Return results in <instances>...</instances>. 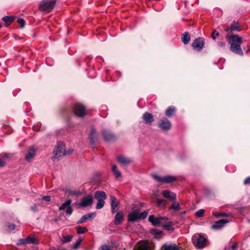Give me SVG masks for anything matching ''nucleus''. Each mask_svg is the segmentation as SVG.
<instances>
[{
	"instance_id": "f257e3e1",
	"label": "nucleus",
	"mask_w": 250,
	"mask_h": 250,
	"mask_svg": "<svg viewBox=\"0 0 250 250\" xmlns=\"http://www.w3.org/2000/svg\"><path fill=\"white\" fill-rule=\"evenodd\" d=\"M228 38L230 51L235 54L243 56V52L240 46L242 42V38L238 35H230Z\"/></svg>"
},
{
	"instance_id": "f03ea898",
	"label": "nucleus",
	"mask_w": 250,
	"mask_h": 250,
	"mask_svg": "<svg viewBox=\"0 0 250 250\" xmlns=\"http://www.w3.org/2000/svg\"><path fill=\"white\" fill-rule=\"evenodd\" d=\"M72 152V150L66 151L65 145L62 142H58L53 151L54 156L52 160L54 162L57 161L60 158L65 155L70 154Z\"/></svg>"
},
{
	"instance_id": "7ed1b4c3",
	"label": "nucleus",
	"mask_w": 250,
	"mask_h": 250,
	"mask_svg": "<svg viewBox=\"0 0 250 250\" xmlns=\"http://www.w3.org/2000/svg\"><path fill=\"white\" fill-rule=\"evenodd\" d=\"M192 242L196 248L202 249L207 246L208 240L205 235L196 233L192 237Z\"/></svg>"
},
{
	"instance_id": "20e7f679",
	"label": "nucleus",
	"mask_w": 250,
	"mask_h": 250,
	"mask_svg": "<svg viewBox=\"0 0 250 250\" xmlns=\"http://www.w3.org/2000/svg\"><path fill=\"white\" fill-rule=\"evenodd\" d=\"M168 220L167 217H155L154 215H151L148 217V221L154 226H163V228H167L171 226V223L168 222L166 224L164 222Z\"/></svg>"
},
{
	"instance_id": "39448f33",
	"label": "nucleus",
	"mask_w": 250,
	"mask_h": 250,
	"mask_svg": "<svg viewBox=\"0 0 250 250\" xmlns=\"http://www.w3.org/2000/svg\"><path fill=\"white\" fill-rule=\"evenodd\" d=\"M155 245L151 241L141 240L134 246L133 250H155Z\"/></svg>"
},
{
	"instance_id": "423d86ee",
	"label": "nucleus",
	"mask_w": 250,
	"mask_h": 250,
	"mask_svg": "<svg viewBox=\"0 0 250 250\" xmlns=\"http://www.w3.org/2000/svg\"><path fill=\"white\" fill-rule=\"evenodd\" d=\"M55 6V2H52L51 0H43L39 5V9L45 13L50 12Z\"/></svg>"
},
{
	"instance_id": "0eeeda50",
	"label": "nucleus",
	"mask_w": 250,
	"mask_h": 250,
	"mask_svg": "<svg viewBox=\"0 0 250 250\" xmlns=\"http://www.w3.org/2000/svg\"><path fill=\"white\" fill-rule=\"evenodd\" d=\"M95 198L97 200V203L96 206L97 209L102 208L104 205V200L106 199V196L105 192L97 191L94 195Z\"/></svg>"
},
{
	"instance_id": "6e6552de",
	"label": "nucleus",
	"mask_w": 250,
	"mask_h": 250,
	"mask_svg": "<svg viewBox=\"0 0 250 250\" xmlns=\"http://www.w3.org/2000/svg\"><path fill=\"white\" fill-rule=\"evenodd\" d=\"M93 198L91 195H87L82 198L79 203H75V205L78 208H86L92 205Z\"/></svg>"
},
{
	"instance_id": "1a4fd4ad",
	"label": "nucleus",
	"mask_w": 250,
	"mask_h": 250,
	"mask_svg": "<svg viewBox=\"0 0 250 250\" xmlns=\"http://www.w3.org/2000/svg\"><path fill=\"white\" fill-rule=\"evenodd\" d=\"M73 110L75 114L79 117H83L86 114L85 106L80 103L75 104Z\"/></svg>"
},
{
	"instance_id": "9d476101",
	"label": "nucleus",
	"mask_w": 250,
	"mask_h": 250,
	"mask_svg": "<svg viewBox=\"0 0 250 250\" xmlns=\"http://www.w3.org/2000/svg\"><path fill=\"white\" fill-rule=\"evenodd\" d=\"M153 178L157 181L163 183H170L175 181L176 177L173 176L167 175L165 177H161L156 174L152 175Z\"/></svg>"
},
{
	"instance_id": "9b49d317",
	"label": "nucleus",
	"mask_w": 250,
	"mask_h": 250,
	"mask_svg": "<svg viewBox=\"0 0 250 250\" xmlns=\"http://www.w3.org/2000/svg\"><path fill=\"white\" fill-rule=\"evenodd\" d=\"M71 203L72 200L71 199H67L64 203L61 205L59 208V210L61 211L65 209L66 215H71L73 211V209L71 206Z\"/></svg>"
},
{
	"instance_id": "f8f14e48",
	"label": "nucleus",
	"mask_w": 250,
	"mask_h": 250,
	"mask_svg": "<svg viewBox=\"0 0 250 250\" xmlns=\"http://www.w3.org/2000/svg\"><path fill=\"white\" fill-rule=\"evenodd\" d=\"M140 209L138 208H133L131 212L127 216V220L129 222H135L140 220L139 213Z\"/></svg>"
},
{
	"instance_id": "ddd939ff",
	"label": "nucleus",
	"mask_w": 250,
	"mask_h": 250,
	"mask_svg": "<svg viewBox=\"0 0 250 250\" xmlns=\"http://www.w3.org/2000/svg\"><path fill=\"white\" fill-rule=\"evenodd\" d=\"M205 41L203 38L199 37L196 39L192 43V46L196 51H201L204 47Z\"/></svg>"
},
{
	"instance_id": "4468645a",
	"label": "nucleus",
	"mask_w": 250,
	"mask_h": 250,
	"mask_svg": "<svg viewBox=\"0 0 250 250\" xmlns=\"http://www.w3.org/2000/svg\"><path fill=\"white\" fill-rule=\"evenodd\" d=\"M110 205L111 212L114 214L116 212L119 208L120 203L116 197L113 195L110 196Z\"/></svg>"
},
{
	"instance_id": "2eb2a0df",
	"label": "nucleus",
	"mask_w": 250,
	"mask_h": 250,
	"mask_svg": "<svg viewBox=\"0 0 250 250\" xmlns=\"http://www.w3.org/2000/svg\"><path fill=\"white\" fill-rule=\"evenodd\" d=\"M170 121L166 118L161 119L159 123V127L164 131H167L171 128Z\"/></svg>"
},
{
	"instance_id": "dca6fc26",
	"label": "nucleus",
	"mask_w": 250,
	"mask_h": 250,
	"mask_svg": "<svg viewBox=\"0 0 250 250\" xmlns=\"http://www.w3.org/2000/svg\"><path fill=\"white\" fill-rule=\"evenodd\" d=\"M240 25L238 22L233 21L231 23L230 27L227 28L225 29V32H228L230 31H240Z\"/></svg>"
},
{
	"instance_id": "f3484780",
	"label": "nucleus",
	"mask_w": 250,
	"mask_h": 250,
	"mask_svg": "<svg viewBox=\"0 0 250 250\" xmlns=\"http://www.w3.org/2000/svg\"><path fill=\"white\" fill-rule=\"evenodd\" d=\"M229 221L227 219H220L212 226V228L215 229H221Z\"/></svg>"
},
{
	"instance_id": "a211bd4d",
	"label": "nucleus",
	"mask_w": 250,
	"mask_h": 250,
	"mask_svg": "<svg viewBox=\"0 0 250 250\" xmlns=\"http://www.w3.org/2000/svg\"><path fill=\"white\" fill-rule=\"evenodd\" d=\"M180 248L175 244L166 243L162 247V250H179Z\"/></svg>"
},
{
	"instance_id": "6ab92c4d",
	"label": "nucleus",
	"mask_w": 250,
	"mask_h": 250,
	"mask_svg": "<svg viewBox=\"0 0 250 250\" xmlns=\"http://www.w3.org/2000/svg\"><path fill=\"white\" fill-rule=\"evenodd\" d=\"M96 216V213L92 212L88 214H86L83 215L81 218L77 222V224H82L90 218H94Z\"/></svg>"
},
{
	"instance_id": "aec40b11",
	"label": "nucleus",
	"mask_w": 250,
	"mask_h": 250,
	"mask_svg": "<svg viewBox=\"0 0 250 250\" xmlns=\"http://www.w3.org/2000/svg\"><path fill=\"white\" fill-rule=\"evenodd\" d=\"M36 155V150L31 147L28 150L27 154L25 156V160L28 162H31Z\"/></svg>"
},
{
	"instance_id": "412c9836",
	"label": "nucleus",
	"mask_w": 250,
	"mask_h": 250,
	"mask_svg": "<svg viewBox=\"0 0 250 250\" xmlns=\"http://www.w3.org/2000/svg\"><path fill=\"white\" fill-rule=\"evenodd\" d=\"M163 196L169 199L172 201H175L176 198V195L175 193L168 190H165L163 191L162 193Z\"/></svg>"
},
{
	"instance_id": "4be33fe9",
	"label": "nucleus",
	"mask_w": 250,
	"mask_h": 250,
	"mask_svg": "<svg viewBox=\"0 0 250 250\" xmlns=\"http://www.w3.org/2000/svg\"><path fill=\"white\" fill-rule=\"evenodd\" d=\"M102 134L104 140L106 142L111 141L115 139L114 135L108 130H103Z\"/></svg>"
},
{
	"instance_id": "5701e85b",
	"label": "nucleus",
	"mask_w": 250,
	"mask_h": 250,
	"mask_svg": "<svg viewBox=\"0 0 250 250\" xmlns=\"http://www.w3.org/2000/svg\"><path fill=\"white\" fill-rule=\"evenodd\" d=\"M97 138V133L95 129L93 128H92L90 130V134L89 135V139L90 142V144L91 145H94Z\"/></svg>"
},
{
	"instance_id": "b1692460",
	"label": "nucleus",
	"mask_w": 250,
	"mask_h": 250,
	"mask_svg": "<svg viewBox=\"0 0 250 250\" xmlns=\"http://www.w3.org/2000/svg\"><path fill=\"white\" fill-rule=\"evenodd\" d=\"M117 160L123 166L127 165L131 162V160L130 158L125 157L122 156L117 157Z\"/></svg>"
},
{
	"instance_id": "393cba45",
	"label": "nucleus",
	"mask_w": 250,
	"mask_h": 250,
	"mask_svg": "<svg viewBox=\"0 0 250 250\" xmlns=\"http://www.w3.org/2000/svg\"><path fill=\"white\" fill-rule=\"evenodd\" d=\"M124 217L123 213L122 211L118 212L114 218V224L116 225H120L122 223Z\"/></svg>"
},
{
	"instance_id": "a878e982",
	"label": "nucleus",
	"mask_w": 250,
	"mask_h": 250,
	"mask_svg": "<svg viewBox=\"0 0 250 250\" xmlns=\"http://www.w3.org/2000/svg\"><path fill=\"white\" fill-rule=\"evenodd\" d=\"M143 118L146 124H151L153 121V116L148 112H146L144 114Z\"/></svg>"
},
{
	"instance_id": "bb28decb",
	"label": "nucleus",
	"mask_w": 250,
	"mask_h": 250,
	"mask_svg": "<svg viewBox=\"0 0 250 250\" xmlns=\"http://www.w3.org/2000/svg\"><path fill=\"white\" fill-rule=\"evenodd\" d=\"M182 41L185 44H187L190 41V37L188 32H185L182 36Z\"/></svg>"
},
{
	"instance_id": "cd10ccee",
	"label": "nucleus",
	"mask_w": 250,
	"mask_h": 250,
	"mask_svg": "<svg viewBox=\"0 0 250 250\" xmlns=\"http://www.w3.org/2000/svg\"><path fill=\"white\" fill-rule=\"evenodd\" d=\"M112 170L113 172L116 179H118L121 177V172L118 169L116 165H113L112 166Z\"/></svg>"
},
{
	"instance_id": "c85d7f7f",
	"label": "nucleus",
	"mask_w": 250,
	"mask_h": 250,
	"mask_svg": "<svg viewBox=\"0 0 250 250\" xmlns=\"http://www.w3.org/2000/svg\"><path fill=\"white\" fill-rule=\"evenodd\" d=\"M176 108L173 106H169L166 111V115L168 117H170L174 114Z\"/></svg>"
},
{
	"instance_id": "c756f323",
	"label": "nucleus",
	"mask_w": 250,
	"mask_h": 250,
	"mask_svg": "<svg viewBox=\"0 0 250 250\" xmlns=\"http://www.w3.org/2000/svg\"><path fill=\"white\" fill-rule=\"evenodd\" d=\"M27 244H39V242L38 239L33 237H27L26 238Z\"/></svg>"
},
{
	"instance_id": "7c9ffc66",
	"label": "nucleus",
	"mask_w": 250,
	"mask_h": 250,
	"mask_svg": "<svg viewBox=\"0 0 250 250\" xmlns=\"http://www.w3.org/2000/svg\"><path fill=\"white\" fill-rule=\"evenodd\" d=\"M169 209L177 211L179 210L180 209L179 204L176 202L173 203L169 207Z\"/></svg>"
},
{
	"instance_id": "2f4dec72",
	"label": "nucleus",
	"mask_w": 250,
	"mask_h": 250,
	"mask_svg": "<svg viewBox=\"0 0 250 250\" xmlns=\"http://www.w3.org/2000/svg\"><path fill=\"white\" fill-rule=\"evenodd\" d=\"M2 19L5 22L6 24L8 25L14 21V17L11 16H5L3 17Z\"/></svg>"
},
{
	"instance_id": "473e14b6",
	"label": "nucleus",
	"mask_w": 250,
	"mask_h": 250,
	"mask_svg": "<svg viewBox=\"0 0 250 250\" xmlns=\"http://www.w3.org/2000/svg\"><path fill=\"white\" fill-rule=\"evenodd\" d=\"M88 231L86 227H78L77 228V232L78 234H83Z\"/></svg>"
},
{
	"instance_id": "72a5a7b5",
	"label": "nucleus",
	"mask_w": 250,
	"mask_h": 250,
	"mask_svg": "<svg viewBox=\"0 0 250 250\" xmlns=\"http://www.w3.org/2000/svg\"><path fill=\"white\" fill-rule=\"evenodd\" d=\"M82 194V192L78 190H71L68 191V194L69 195L79 196Z\"/></svg>"
},
{
	"instance_id": "f704fd0d",
	"label": "nucleus",
	"mask_w": 250,
	"mask_h": 250,
	"mask_svg": "<svg viewBox=\"0 0 250 250\" xmlns=\"http://www.w3.org/2000/svg\"><path fill=\"white\" fill-rule=\"evenodd\" d=\"M72 237L73 236L70 235H68L65 236H63V238L62 240V242L63 243L69 242L71 240Z\"/></svg>"
},
{
	"instance_id": "c9c22d12",
	"label": "nucleus",
	"mask_w": 250,
	"mask_h": 250,
	"mask_svg": "<svg viewBox=\"0 0 250 250\" xmlns=\"http://www.w3.org/2000/svg\"><path fill=\"white\" fill-rule=\"evenodd\" d=\"M213 215L217 217H221L224 216H230V213H215Z\"/></svg>"
},
{
	"instance_id": "e433bc0d",
	"label": "nucleus",
	"mask_w": 250,
	"mask_h": 250,
	"mask_svg": "<svg viewBox=\"0 0 250 250\" xmlns=\"http://www.w3.org/2000/svg\"><path fill=\"white\" fill-rule=\"evenodd\" d=\"M205 211V209H200L198 210V211H197L195 212V214L196 216L197 217H202Z\"/></svg>"
},
{
	"instance_id": "4c0bfd02",
	"label": "nucleus",
	"mask_w": 250,
	"mask_h": 250,
	"mask_svg": "<svg viewBox=\"0 0 250 250\" xmlns=\"http://www.w3.org/2000/svg\"><path fill=\"white\" fill-rule=\"evenodd\" d=\"M147 215V212L146 211H144L142 212V213H139V216L140 220L141 219H144L146 218Z\"/></svg>"
},
{
	"instance_id": "58836bf2",
	"label": "nucleus",
	"mask_w": 250,
	"mask_h": 250,
	"mask_svg": "<svg viewBox=\"0 0 250 250\" xmlns=\"http://www.w3.org/2000/svg\"><path fill=\"white\" fill-rule=\"evenodd\" d=\"M83 239L82 237H79L76 241L75 244L74 245L73 248L74 249H76L78 248V247L80 245Z\"/></svg>"
},
{
	"instance_id": "ea45409f",
	"label": "nucleus",
	"mask_w": 250,
	"mask_h": 250,
	"mask_svg": "<svg viewBox=\"0 0 250 250\" xmlns=\"http://www.w3.org/2000/svg\"><path fill=\"white\" fill-rule=\"evenodd\" d=\"M17 22L21 25L22 28L24 27L25 21L22 18H18L17 19Z\"/></svg>"
},
{
	"instance_id": "a19ab883",
	"label": "nucleus",
	"mask_w": 250,
	"mask_h": 250,
	"mask_svg": "<svg viewBox=\"0 0 250 250\" xmlns=\"http://www.w3.org/2000/svg\"><path fill=\"white\" fill-rule=\"evenodd\" d=\"M167 202V201L164 199H158L157 200V204L158 206H161V205H165Z\"/></svg>"
},
{
	"instance_id": "79ce46f5",
	"label": "nucleus",
	"mask_w": 250,
	"mask_h": 250,
	"mask_svg": "<svg viewBox=\"0 0 250 250\" xmlns=\"http://www.w3.org/2000/svg\"><path fill=\"white\" fill-rule=\"evenodd\" d=\"M27 244L26 238L25 239H20L17 243L18 245Z\"/></svg>"
},
{
	"instance_id": "37998d69",
	"label": "nucleus",
	"mask_w": 250,
	"mask_h": 250,
	"mask_svg": "<svg viewBox=\"0 0 250 250\" xmlns=\"http://www.w3.org/2000/svg\"><path fill=\"white\" fill-rule=\"evenodd\" d=\"M99 250H111V247L106 245H102Z\"/></svg>"
},
{
	"instance_id": "c03bdc74",
	"label": "nucleus",
	"mask_w": 250,
	"mask_h": 250,
	"mask_svg": "<svg viewBox=\"0 0 250 250\" xmlns=\"http://www.w3.org/2000/svg\"><path fill=\"white\" fill-rule=\"evenodd\" d=\"M7 227H8L9 230L11 231V230H14L15 229L16 226L14 224L8 223L7 224Z\"/></svg>"
},
{
	"instance_id": "a18cd8bd",
	"label": "nucleus",
	"mask_w": 250,
	"mask_h": 250,
	"mask_svg": "<svg viewBox=\"0 0 250 250\" xmlns=\"http://www.w3.org/2000/svg\"><path fill=\"white\" fill-rule=\"evenodd\" d=\"M219 32H216V30H214L212 32V33L211 34V37L213 40H215L216 39V37L218 36L219 35Z\"/></svg>"
},
{
	"instance_id": "49530a36",
	"label": "nucleus",
	"mask_w": 250,
	"mask_h": 250,
	"mask_svg": "<svg viewBox=\"0 0 250 250\" xmlns=\"http://www.w3.org/2000/svg\"><path fill=\"white\" fill-rule=\"evenodd\" d=\"M42 200L45 201L46 202H49L51 201V196H44L42 197Z\"/></svg>"
},
{
	"instance_id": "de8ad7c7",
	"label": "nucleus",
	"mask_w": 250,
	"mask_h": 250,
	"mask_svg": "<svg viewBox=\"0 0 250 250\" xmlns=\"http://www.w3.org/2000/svg\"><path fill=\"white\" fill-rule=\"evenodd\" d=\"M6 162H5L4 160L2 159L1 158H0V167H2L5 166Z\"/></svg>"
},
{
	"instance_id": "09e8293b",
	"label": "nucleus",
	"mask_w": 250,
	"mask_h": 250,
	"mask_svg": "<svg viewBox=\"0 0 250 250\" xmlns=\"http://www.w3.org/2000/svg\"><path fill=\"white\" fill-rule=\"evenodd\" d=\"M250 236V232H246L244 235L243 240H246Z\"/></svg>"
},
{
	"instance_id": "8fccbe9b",
	"label": "nucleus",
	"mask_w": 250,
	"mask_h": 250,
	"mask_svg": "<svg viewBox=\"0 0 250 250\" xmlns=\"http://www.w3.org/2000/svg\"><path fill=\"white\" fill-rule=\"evenodd\" d=\"M245 185H250V176L247 177L244 182Z\"/></svg>"
},
{
	"instance_id": "3c124183",
	"label": "nucleus",
	"mask_w": 250,
	"mask_h": 250,
	"mask_svg": "<svg viewBox=\"0 0 250 250\" xmlns=\"http://www.w3.org/2000/svg\"><path fill=\"white\" fill-rule=\"evenodd\" d=\"M2 156L3 158H2V159L4 160L5 162H6V160L9 157V155L6 153L3 154Z\"/></svg>"
},
{
	"instance_id": "603ef678",
	"label": "nucleus",
	"mask_w": 250,
	"mask_h": 250,
	"mask_svg": "<svg viewBox=\"0 0 250 250\" xmlns=\"http://www.w3.org/2000/svg\"><path fill=\"white\" fill-rule=\"evenodd\" d=\"M151 232L152 233L155 234H159L161 232V231H159L156 229H151Z\"/></svg>"
},
{
	"instance_id": "864d4df0",
	"label": "nucleus",
	"mask_w": 250,
	"mask_h": 250,
	"mask_svg": "<svg viewBox=\"0 0 250 250\" xmlns=\"http://www.w3.org/2000/svg\"><path fill=\"white\" fill-rule=\"evenodd\" d=\"M226 43L224 42H221L218 43V45L220 47H224Z\"/></svg>"
},
{
	"instance_id": "5fc2aeb1",
	"label": "nucleus",
	"mask_w": 250,
	"mask_h": 250,
	"mask_svg": "<svg viewBox=\"0 0 250 250\" xmlns=\"http://www.w3.org/2000/svg\"><path fill=\"white\" fill-rule=\"evenodd\" d=\"M31 209L34 211L37 212L38 211L36 205L31 207Z\"/></svg>"
},
{
	"instance_id": "6e6d98bb",
	"label": "nucleus",
	"mask_w": 250,
	"mask_h": 250,
	"mask_svg": "<svg viewBox=\"0 0 250 250\" xmlns=\"http://www.w3.org/2000/svg\"><path fill=\"white\" fill-rule=\"evenodd\" d=\"M236 246H237V245H236V244H233V245L231 246V248L232 250H234V249H235V248H236Z\"/></svg>"
},
{
	"instance_id": "4d7b16f0",
	"label": "nucleus",
	"mask_w": 250,
	"mask_h": 250,
	"mask_svg": "<svg viewBox=\"0 0 250 250\" xmlns=\"http://www.w3.org/2000/svg\"><path fill=\"white\" fill-rule=\"evenodd\" d=\"M56 0H51V1H52V2H55V4H56Z\"/></svg>"
}]
</instances>
